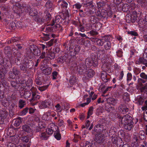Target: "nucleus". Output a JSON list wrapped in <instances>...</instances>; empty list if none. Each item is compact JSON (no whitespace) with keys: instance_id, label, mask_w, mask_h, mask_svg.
<instances>
[{"instance_id":"nucleus-1","label":"nucleus","mask_w":147,"mask_h":147,"mask_svg":"<svg viewBox=\"0 0 147 147\" xmlns=\"http://www.w3.org/2000/svg\"><path fill=\"white\" fill-rule=\"evenodd\" d=\"M118 118L120 122L119 123L122 124L126 130L131 131L133 128V119L131 115L127 114L123 116H119Z\"/></svg>"},{"instance_id":"nucleus-2","label":"nucleus","mask_w":147,"mask_h":147,"mask_svg":"<svg viewBox=\"0 0 147 147\" xmlns=\"http://www.w3.org/2000/svg\"><path fill=\"white\" fill-rule=\"evenodd\" d=\"M36 90L34 87L33 86L30 89L32 93V97L31 98L29 99L30 104L32 106H34L38 102V100L40 98V95L37 94L34 91Z\"/></svg>"},{"instance_id":"nucleus-3","label":"nucleus","mask_w":147,"mask_h":147,"mask_svg":"<svg viewBox=\"0 0 147 147\" xmlns=\"http://www.w3.org/2000/svg\"><path fill=\"white\" fill-rule=\"evenodd\" d=\"M77 72L80 74H84L87 70V67L82 63H75Z\"/></svg>"},{"instance_id":"nucleus-4","label":"nucleus","mask_w":147,"mask_h":147,"mask_svg":"<svg viewBox=\"0 0 147 147\" xmlns=\"http://www.w3.org/2000/svg\"><path fill=\"white\" fill-rule=\"evenodd\" d=\"M94 74V72L92 69H88L84 74L83 80L86 81L87 80H88L90 78L92 77Z\"/></svg>"},{"instance_id":"nucleus-5","label":"nucleus","mask_w":147,"mask_h":147,"mask_svg":"<svg viewBox=\"0 0 147 147\" xmlns=\"http://www.w3.org/2000/svg\"><path fill=\"white\" fill-rule=\"evenodd\" d=\"M96 15L98 19L104 18L107 17V11L105 9H102L101 11H98L96 13Z\"/></svg>"},{"instance_id":"nucleus-6","label":"nucleus","mask_w":147,"mask_h":147,"mask_svg":"<svg viewBox=\"0 0 147 147\" xmlns=\"http://www.w3.org/2000/svg\"><path fill=\"white\" fill-rule=\"evenodd\" d=\"M20 72V71L17 68L14 67L13 68L12 71L9 72V76L10 78L13 79L16 76L19 75Z\"/></svg>"},{"instance_id":"nucleus-7","label":"nucleus","mask_w":147,"mask_h":147,"mask_svg":"<svg viewBox=\"0 0 147 147\" xmlns=\"http://www.w3.org/2000/svg\"><path fill=\"white\" fill-rule=\"evenodd\" d=\"M8 115V112L7 110L3 109L0 111V124H2L4 122V120L5 119Z\"/></svg>"},{"instance_id":"nucleus-8","label":"nucleus","mask_w":147,"mask_h":147,"mask_svg":"<svg viewBox=\"0 0 147 147\" xmlns=\"http://www.w3.org/2000/svg\"><path fill=\"white\" fill-rule=\"evenodd\" d=\"M90 40L99 46H101L105 43V42L102 38H91Z\"/></svg>"},{"instance_id":"nucleus-9","label":"nucleus","mask_w":147,"mask_h":147,"mask_svg":"<svg viewBox=\"0 0 147 147\" xmlns=\"http://www.w3.org/2000/svg\"><path fill=\"white\" fill-rule=\"evenodd\" d=\"M17 109V106L14 104L11 105L9 109V114L10 116H13L15 115Z\"/></svg>"},{"instance_id":"nucleus-10","label":"nucleus","mask_w":147,"mask_h":147,"mask_svg":"<svg viewBox=\"0 0 147 147\" xmlns=\"http://www.w3.org/2000/svg\"><path fill=\"white\" fill-rule=\"evenodd\" d=\"M52 105L51 102L48 100H45L41 102L39 106L40 109H45L47 107L49 108Z\"/></svg>"},{"instance_id":"nucleus-11","label":"nucleus","mask_w":147,"mask_h":147,"mask_svg":"<svg viewBox=\"0 0 147 147\" xmlns=\"http://www.w3.org/2000/svg\"><path fill=\"white\" fill-rule=\"evenodd\" d=\"M119 112L123 114H125L129 111V109L124 105H120L118 107Z\"/></svg>"},{"instance_id":"nucleus-12","label":"nucleus","mask_w":147,"mask_h":147,"mask_svg":"<svg viewBox=\"0 0 147 147\" xmlns=\"http://www.w3.org/2000/svg\"><path fill=\"white\" fill-rule=\"evenodd\" d=\"M31 92L23 89L22 91L20 92V95L21 96H23L24 98H29L31 95Z\"/></svg>"},{"instance_id":"nucleus-13","label":"nucleus","mask_w":147,"mask_h":147,"mask_svg":"<svg viewBox=\"0 0 147 147\" xmlns=\"http://www.w3.org/2000/svg\"><path fill=\"white\" fill-rule=\"evenodd\" d=\"M137 12L136 11H133L130 16V19L129 20L132 23L134 22L137 20Z\"/></svg>"},{"instance_id":"nucleus-14","label":"nucleus","mask_w":147,"mask_h":147,"mask_svg":"<svg viewBox=\"0 0 147 147\" xmlns=\"http://www.w3.org/2000/svg\"><path fill=\"white\" fill-rule=\"evenodd\" d=\"M103 129V126L101 124H98L95 126L94 130L97 133H100L102 131Z\"/></svg>"},{"instance_id":"nucleus-15","label":"nucleus","mask_w":147,"mask_h":147,"mask_svg":"<svg viewBox=\"0 0 147 147\" xmlns=\"http://www.w3.org/2000/svg\"><path fill=\"white\" fill-rule=\"evenodd\" d=\"M20 7L22 8H23L24 11L28 13L31 8L30 5L26 4L25 3L20 4Z\"/></svg>"},{"instance_id":"nucleus-16","label":"nucleus","mask_w":147,"mask_h":147,"mask_svg":"<svg viewBox=\"0 0 147 147\" xmlns=\"http://www.w3.org/2000/svg\"><path fill=\"white\" fill-rule=\"evenodd\" d=\"M134 140H135L134 143L133 145H132L133 147H139L138 144L140 143V140L138 137V135L137 136L134 135Z\"/></svg>"},{"instance_id":"nucleus-17","label":"nucleus","mask_w":147,"mask_h":147,"mask_svg":"<svg viewBox=\"0 0 147 147\" xmlns=\"http://www.w3.org/2000/svg\"><path fill=\"white\" fill-rule=\"evenodd\" d=\"M111 65L109 63H104L102 66V69L104 72L108 71L110 69Z\"/></svg>"},{"instance_id":"nucleus-18","label":"nucleus","mask_w":147,"mask_h":147,"mask_svg":"<svg viewBox=\"0 0 147 147\" xmlns=\"http://www.w3.org/2000/svg\"><path fill=\"white\" fill-rule=\"evenodd\" d=\"M61 18L60 16H57L55 17V20H52L50 25L53 26L55 24V23L56 24H59L61 22Z\"/></svg>"},{"instance_id":"nucleus-19","label":"nucleus","mask_w":147,"mask_h":147,"mask_svg":"<svg viewBox=\"0 0 147 147\" xmlns=\"http://www.w3.org/2000/svg\"><path fill=\"white\" fill-rule=\"evenodd\" d=\"M33 19L35 21L41 24L44 23L45 21V19L43 18L40 17L38 15L34 18H33Z\"/></svg>"},{"instance_id":"nucleus-20","label":"nucleus","mask_w":147,"mask_h":147,"mask_svg":"<svg viewBox=\"0 0 147 147\" xmlns=\"http://www.w3.org/2000/svg\"><path fill=\"white\" fill-rule=\"evenodd\" d=\"M106 101L108 104L114 105L117 103V100L113 98L110 97L106 99Z\"/></svg>"},{"instance_id":"nucleus-21","label":"nucleus","mask_w":147,"mask_h":147,"mask_svg":"<svg viewBox=\"0 0 147 147\" xmlns=\"http://www.w3.org/2000/svg\"><path fill=\"white\" fill-rule=\"evenodd\" d=\"M136 103L140 105H142L145 101L144 98L142 96H138L135 98Z\"/></svg>"},{"instance_id":"nucleus-22","label":"nucleus","mask_w":147,"mask_h":147,"mask_svg":"<svg viewBox=\"0 0 147 147\" xmlns=\"http://www.w3.org/2000/svg\"><path fill=\"white\" fill-rule=\"evenodd\" d=\"M47 57L45 58L44 59V61H45L47 62L49 61V59H53L55 57V54L53 52H50L47 54Z\"/></svg>"},{"instance_id":"nucleus-23","label":"nucleus","mask_w":147,"mask_h":147,"mask_svg":"<svg viewBox=\"0 0 147 147\" xmlns=\"http://www.w3.org/2000/svg\"><path fill=\"white\" fill-rule=\"evenodd\" d=\"M29 14L31 16L34 18L38 14V12L36 9H35L34 8H31L30 9L29 11L28 12Z\"/></svg>"},{"instance_id":"nucleus-24","label":"nucleus","mask_w":147,"mask_h":147,"mask_svg":"<svg viewBox=\"0 0 147 147\" xmlns=\"http://www.w3.org/2000/svg\"><path fill=\"white\" fill-rule=\"evenodd\" d=\"M19 38L18 37H13L7 41L8 43H13V45H15V43H17L19 42Z\"/></svg>"},{"instance_id":"nucleus-25","label":"nucleus","mask_w":147,"mask_h":147,"mask_svg":"<svg viewBox=\"0 0 147 147\" xmlns=\"http://www.w3.org/2000/svg\"><path fill=\"white\" fill-rule=\"evenodd\" d=\"M138 137L140 140H144L146 139V136L144 133V131L143 130L140 131L138 133Z\"/></svg>"},{"instance_id":"nucleus-26","label":"nucleus","mask_w":147,"mask_h":147,"mask_svg":"<svg viewBox=\"0 0 147 147\" xmlns=\"http://www.w3.org/2000/svg\"><path fill=\"white\" fill-rule=\"evenodd\" d=\"M137 1L142 7L147 9V1L146 0H137Z\"/></svg>"},{"instance_id":"nucleus-27","label":"nucleus","mask_w":147,"mask_h":147,"mask_svg":"<svg viewBox=\"0 0 147 147\" xmlns=\"http://www.w3.org/2000/svg\"><path fill=\"white\" fill-rule=\"evenodd\" d=\"M103 136L102 134H96L95 136V140L98 143L102 142L103 139Z\"/></svg>"},{"instance_id":"nucleus-28","label":"nucleus","mask_w":147,"mask_h":147,"mask_svg":"<svg viewBox=\"0 0 147 147\" xmlns=\"http://www.w3.org/2000/svg\"><path fill=\"white\" fill-rule=\"evenodd\" d=\"M101 78L104 83H107L109 80V79L108 78L106 72H104L101 74Z\"/></svg>"},{"instance_id":"nucleus-29","label":"nucleus","mask_w":147,"mask_h":147,"mask_svg":"<svg viewBox=\"0 0 147 147\" xmlns=\"http://www.w3.org/2000/svg\"><path fill=\"white\" fill-rule=\"evenodd\" d=\"M45 6L47 9H50L53 8L55 6V5L52 2V1L48 0L46 3Z\"/></svg>"},{"instance_id":"nucleus-30","label":"nucleus","mask_w":147,"mask_h":147,"mask_svg":"<svg viewBox=\"0 0 147 147\" xmlns=\"http://www.w3.org/2000/svg\"><path fill=\"white\" fill-rule=\"evenodd\" d=\"M52 70V69L51 67H47L42 70V72L46 75H49L51 74Z\"/></svg>"},{"instance_id":"nucleus-31","label":"nucleus","mask_w":147,"mask_h":147,"mask_svg":"<svg viewBox=\"0 0 147 147\" xmlns=\"http://www.w3.org/2000/svg\"><path fill=\"white\" fill-rule=\"evenodd\" d=\"M20 68L21 71H24V72H26L29 69L25 62L20 65Z\"/></svg>"},{"instance_id":"nucleus-32","label":"nucleus","mask_w":147,"mask_h":147,"mask_svg":"<svg viewBox=\"0 0 147 147\" xmlns=\"http://www.w3.org/2000/svg\"><path fill=\"white\" fill-rule=\"evenodd\" d=\"M49 136L47 135V134L45 133H42V132L38 136V138H40L42 140H47Z\"/></svg>"},{"instance_id":"nucleus-33","label":"nucleus","mask_w":147,"mask_h":147,"mask_svg":"<svg viewBox=\"0 0 147 147\" xmlns=\"http://www.w3.org/2000/svg\"><path fill=\"white\" fill-rule=\"evenodd\" d=\"M121 85H122V84H120L119 85H117L116 84H115V85H114V87H113L112 86H108V87H106V88H105V89H104V90L103 91H102V93H103V94H105L107 92V91H108L109 90V88H117V87H120V86H121V87H122L121 86Z\"/></svg>"},{"instance_id":"nucleus-34","label":"nucleus","mask_w":147,"mask_h":147,"mask_svg":"<svg viewBox=\"0 0 147 147\" xmlns=\"http://www.w3.org/2000/svg\"><path fill=\"white\" fill-rule=\"evenodd\" d=\"M93 58H86L85 61L86 64L88 65V67H90L92 66V64Z\"/></svg>"},{"instance_id":"nucleus-35","label":"nucleus","mask_w":147,"mask_h":147,"mask_svg":"<svg viewBox=\"0 0 147 147\" xmlns=\"http://www.w3.org/2000/svg\"><path fill=\"white\" fill-rule=\"evenodd\" d=\"M54 135L55 138L57 140H59L61 139V135L59 133V130L57 129L56 131H55Z\"/></svg>"},{"instance_id":"nucleus-36","label":"nucleus","mask_w":147,"mask_h":147,"mask_svg":"<svg viewBox=\"0 0 147 147\" xmlns=\"http://www.w3.org/2000/svg\"><path fill=\"white\" fill-rule=\"evenodd\" d=\"M25 62L27 65L29 69H30L32 68L34 65V63L32 61L28 60L27 61H25Z\"/></svg>"},{"instance_id":"nucleus-37","label":"nucleus","mask_w":147,"mask_h":147,"mask_svg":"<svg viewBox=\"0 0 147 147\" xmlns=\"http://www.w3.org/2000/svg\"><path fill=\"white\" fill-rule=\"evenodd\" d=\"M2 65L5 68L6 67H9L10 66H11L12 64L10 61L8 59H6L5 61H4Z\"/></svg>"},{"instance_id":"nucleus-38","label":"nucleus","mask_w":147,"mask_h":147,"mask_svg":"<svg viewBox=\"0 0 147 147\" xmlns=\"http://www.w3.org/2000/svg\"><path fill=\"white\" fill-rule=\"evenodd\" d=\"M105 109L108 112H110L111 110H114V108L109 104L107 103L105 105Z\"/></svg>"},{"instance_id":"nucleus-39","label":"nucleus","mask_w":147,"mask_h":147,"mask_svg":"<svg viewBox=\"0 0 147 147\" xmlns=\"http://www.w3.org/2000/svg\"><path fill=\"white\" fill-rule=\"evenodd\" d=\"M21 122V118L19 117L18 119L15 120L13 125L16 127L20 125Z\"/></svg>"},{"instance_id":"nucleus-40","label":"nucleus","mask_w":147,"mask_h":147,"mask_svg":"<svg viewBox=\"0 0 147 147\" xmlns=\"http://www.w3.org/2000/svg\"><path fill=\"white\" fill-rule=\"evenodd\" d=\"M18 107L20 109H22L26 105L25 101L22 99H20L19 101Z\"/></svg>"},{"instance_id":"nucleus-41","label":"nucleus","mask_w":147,"mask_h":147,"mask_svg":"<svg viewBox=\"0 0 147 147\" xmlns=\"http://www.w3.org/2000/svg\"><path fill=\"white\" fill-rule=\"evenodd\" d=\"M57 40L55 39H53L50 40L49 41L46 43L48 47L51 46L54 43H56Z\"/></svg>"},{"instance_id":"nucleus-42","label":"nucleus","mask_w":147,"mask_h":147,"mask_svg":"<svg viewBox=\"0 0 147 147\" xmlns=\"http://www.w3.org/2000/svg\"><path fill=\"white\" fill-rule=\"evenodd\" d=\"M22 129L25 131L29 133L31 131V129L29 126L27 125H24L22 126Z\"/></svg>"},{"instance_id":"nucleus-43","label":"nucleus","mask_w":147,"mask_h":147,"mask_svg":"<svg viewBox=\"0 0 147 147\" xmlns=\"http://www.w3.org/2000/svg\"><path fill=\"white\" fill-rule=\"evenodd\" d=\"M93 144L88 141H86L83 144L82 146L81 147H93Z\"/></svg>"},{"instance_id":"nucleus-44","label":"nucleus","mask_w":147,"mask_h":147,"mask_svg":"<svg viewBox=\"0 0 147 147\" xmlns=\"http://www.w3.org/2000/svg\"><path fill=\"white\" fill-rule=\"evenodd\" d=\"M104 45V47L106 50L110 49L111 47V44L110 42H105Z\"/></svg>"},{"instance_id":"nucleus-45","label":"nucleus","mask_w":147,"mask_h":147,"mask_svg":"<svg viewBox=\"0 0 147 147\" xmlns=\"http://www.w3.org/2000/svg\"><path fill=\"white\" fill-rule=\"evenodd\" d=\"M97 4L98 8L104 7L106 5L105 3L103 1H98L97 2Z\"/></svg>"},{"instance_id":"nucleus-46","label":"nucleus","mask_w":147,"mask_h":147,"mask_svg":"<svg viewBox=\"0 0 147 147\" xmlns=\"http://www.w3.org/2000/svg\"><path fill=\"white\" fill-rule=\"evenodd\" d=\"M78 78L75 76H71L69 80L70 83H75L78 81Z\"/></svg>"},{"instance_id":"nucleus-47","label":"nucleus","mask_w":147,"mask_h":147,"mask_svg":"<svg viewBox=\"0 0 147 147\" xmlns=\"http://www.w3.org/2000/svg\"><path fill=\"white\" fill-rule=\"evenodd\" d=\"M28 108L27 107L25 108L20 112L19 113L20 115L24 116L25 115L28 113Z\"/></svg>"},{"instance_id":"nucleus-48","label":"nucleus","mask_w":147,"mask_h":147,"mask_svg":"<svg viewBox=\"0 0 147 147\" xmlns=\"http://www.w3.org/2000/svg\"><path fill=\"white\" fill-rule=\"evenodd\" d=\"M82 42L83 43V45L86 47H89L90 45V41L89 40H85L84 39H82Z\"/></svg>"},{"instance_id":"nucleus-49","label":"nucleus","mask_w":147,"mask_h":147,"mask_svg":"<svg viewBox=\"0 0 147 147\" xmlns=\"http://www.w3.org/2000/svg\"><path fill=\"white\" fill-rule=\"evenodd\" d=\"M53 30V28L52 26H47L45 29V31H44L46 33H48L47 34H50L52 31Z\"/></svg>"},{"instance_id":"nucleus-50","label":"nucleus","mask_w":147,"mask_h":147,"mask_svg":"<svg viewBox=\"0 0 147 147\" xmlns=\"http://www.w3.org/2000/svg\"><path fill=\"white\" fill-rule=\"evenodd\" d=\"M43 36L42 37L43 40L45 41H47L50 39V34H49L43 33Z\"/></svg>"},{"instance_id":"nucleus-51","label":"nucleus","mask_w":147,"mask_h":147,"mask_svg":"<svg viewBox=\"0 0 147 147\" xmlns=\"http://www.w3.org/2000/svg\"><path fill=\"white\" fill-rule=\"evenodd\" d=\"M146 22L144 20H140L138 24L139 27H140L141 28H143L144 27H145L146 24Z\"/></svg>"},{"instance_id":"nucleus-52","label":"nucleus","mask_w":147,"mask_h":147,"mask_svg":"<svg viewBox=\"0 0 147 147\" xmlns=\"http://www.w3.org/2000/svg\"><path fill=\"white\" fill-rule=\"evenodd\" d=\"M123 99L125 101H129V95L127 93H124L123 94Z\"/></svg>"},{"instance_id":"nucleus-53","label":"nucleus","mask_w":147,"mask_h":147,"mask_svg":"<svg viewBox=\"0 0 147 147\" xmlns=\"http://www.w3.org/2000/svg\"><path fill=\"white\" fill-rule=\"evenodd\" d=\"M78 51L76 50V49H73L72 50L70 51L69 53L70 55L72 57L74 56L76 54H78Z\"/></svg>"},{"instance_id":"nucleus-54","label":"nucleus","mask_w":147,"mask_h":147,"mask_svg":"<svg viewBox=\"0 0 147 147\" xmlns=\"http://www.w3.org/2000/svg\"><path fill=\"white\" fill-rule=\"evenodd\" d=\"M129 8V5L127 4H123L122 11L125 12H126L128 10Z\"/></svg>"},{"instance_id":"nucleus-55","label":"nucleus","mask_w":147,"mask_h":147,"mask_svg":"<svg viewBox=\"0 0 147 147\" xmlns=\"http://www.w3.org/2000/svg\"><path fill=\"white\" fill-rule=\"evenodd\" d=\"M87 33H89L91 36H95L98 34V32L96 31L93 30H91L89 32Z\"/></svg>"},{"instance_id":"nucleus-56","label":"nucleus","mask_w":147,"mask_h":147,"mask_svg":"<svg viewBox=\"0 0 147 147\" xmlns=\"http://www.w3.org/2000/svg\"><path fill=\"white\" fill-rule=\"evenodd\" d=\"M21 140L23 142L27 143L29 141V137L28 136H24L22 137Z\"/></svg>"},{"instance_id":"nucleus-57","label":"nucleus","mask_w":147,"mask_h":147,"mask_svg":"<svg viewBox=\"0 0 147 147\" xmlns=\"http://www.w3.org/2000/svg\"><path fill=\"white\" fill-rule=\"evenodd\" d=\"M90 20L91 22L93 24L95 23L97 21V18L94 16H91Z\"/></svg>"},{"instance_id":"nucleus-58","label":"nucleus","mask_w":147,"mask_h":147,"mask_svg":"<svg viewBox=\"0 0 147 147\" xmlns=\"http://www.w3.org/2000/svg\"><path fill=\"white\" fill-rule=\"evenodd\" d=\"M49 86V84H48L47 85H45L41 86H39L38 87V88L40 91H42L46 89Z\"/></svg>"},{"instance_id":"nucleus-59","label":"nucleus","mask_w":147,"mask_h":147,"mask_svg":"<svg viewBox=\"0 0 147 147\" xmlns=\"http://www.w3.org/2000/svg\"><path fill=\"white\" fill-rule=\"evenodd\" d=\"M4 61L3 57L1 56V55L0 54V69H5V68L2 65Z\"/></svg>"},{"instance_id":"nucleus-60","label":"nucleus","mask_w":147,"mask_h":147,"mask_svg":"<svg viewBox=\"0 0 147 147\" xmlns=\"http://www.w3.org/2000/svg\"><path fill=\"white\" fill-rule=\"evenodd\" d=\"M123 53L122 50L121 49H119L116 51L117 55L119 57H122L123 56Z\"/></svg>"},{"instance_id":"nucleus-61","label":"nucleus","mask_w":147,"mask_h":147,"mask_svg":"<svg viewBox=\"0 0 147 147\" xmlns=\"http://www.w3.org/2000/svg\"><path fill=\"white\" fill-rule=\"evenodd\" d=\"M142 64L147 67V56H145L144 55H143V57H142Z\"/></svg>"},{"instance_id":"nucleus-62","label":"nucleus","mask_w":147,"mask_h":147,"mask_svg":"<svg viewBox=\"0 0 147 147\" xmlns=\"http://www.w3.org/2000/svg\"><path fill=\"white\" fill-rule=\"evenodd\" d=\"M123 142L121 138H120L118 140L117 143L116 145L118 147H121L122 145H123Z\"/></svg>"},{"instance_id":"nucleus-63","label":"nucleus","mask_w":147,"mask_h":147,"mask_svg":"<svg viewBox=\"0 0 147 147\" xmlns=\"http://www.w3.org/2000/svg\"><path fill=\"white\" fill-rule=\"evenodd\" d=\"M53 28H54L55 29L59 30L61 31H62L63 30L62 26L59 24H56L53 27Z\"/></svg>"},{"instance_id":"nucleus-64","label":"nucleus","mask_w":147,"mask_h":147,"mask_svg":"<svg viewBox=\"0 0 147 147\" xmlns=\"http://www.w3.org/2000/svg\"><path fill=\"white\" fill-rule=\"evenodd\" d=\"M127 34L130 35L131 36H138V33L135 31H128L127 32Z\"/></svg>"}]
</instances>
